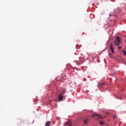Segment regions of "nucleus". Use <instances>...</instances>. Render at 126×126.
<instances>
[{"mask_svg": "<svg viewBox=\"0 0 126 126\" xmlns=\"http://www.w3.org/2000/svg\"><path fill=\"white\" fill-rule=\"evenodd\" d=\"M92 117H97V120H100V119H101L103 120L104 118L102 117L101 115L97 114V113H94L92 115Z\"/></svg>", "mask_w": 126, "mask_h": 126, "instance_id": "nucleus-2", "label": "nucleus"}, {"mask_svg": "<svg viewBox=\"0 0 126 126\" xmlns=\"http://www.w3.org/2000/svg\"><path fill=\"white\" fill-rule=\"evenodd\" d=\"M118 49H122V46H119V47H118Z\"/></svg>", "mask_w": 126, "mask_h": 126, "instance_id": "nucleus-14", "label": "nucleus"}, {"mask_svg": "<svg viewBox=\"0 0 126 126\" xmlns=\"http://www.w3.org/2000/svg\"><path fill=\"white\" fill-rule=\"evenodd\" d=\"M103 85H105V83H103L98 84V87H100V86H103Z\"/></svg>", "mask_w": 126, "mask_h": 126, "instance_id": "nucleus-9", "label": "nucleus"}, {"mask_svg": "<svg viewBox=\"0 0 126 126\" xmlns=\"http://www.w3.org/2000/svg\"><path fill=\"white\" fill-rule=\"evenodd\" d=\"M122 52L123 53L124 56H126V51H122Z\"/></svg>", "mask_w": 126, "mask_h": 126, "instance_id": "nucleus-10", "label": "nucleus"}, {"mask_svg": "<svg viewBox=\"0 0 126 126\" xmlns=\"http://www.w3.org/2000/svg\"><path fill=\"white\" fill-rule=\"evenodd\" d=\"M66 90L65 89H63V91H62V92L60 94L61 95H63L64 94H65V92H66Z\"/></svg>", "mask_w": 126, "mask_h": 126, "instance_id": "nucleus-6", "label": "nucleus"}, {"mask_svg": "<svg viewBox=\"0 0 126 126\" xmlns=\"http://www.w3.org/2000/svg\"><path fill=\"white\" fill-rule=\"evenodd\" d=\"M109 16H112V15L111 14H109Z\"/></svg>", "mask_w": 126, "mask_h": 126, "instance_id": "nucleus-15", "label": "nucleus"}, {"mask_svg": "<svg viewBox=\"0 0 126 126\" xmlns=\"http://www.w3.org/2000/svg\"><path fill=\"white\" fill-rule=\"evenodd\" d=\"M51 126V122L50 121H48L46 122V123L45 124V126Z\"/></svg>", "mask_w": 126, "mask_h": 126, "instance_id": "nucleus-7", "label": "nucleus"}, {"mask_svg": "<svg viewBox=\"0 0 126 126\" xmlns=\"http://www.w3.org/2000/svg\"><path fill=\"white\" fill-rule=\"evenodd\" d=\"M69 126H71V124H70Z\"/></svg>", "mask_w": 126, "mask_h": 126, "instance_id": "nucleus-16", "label": "nucleus"}, {"mask_svg": "<svg viewBox=\"0 0 126 126\" xmlns=\"http://www.w3.org/2000/svg\"><path fill=\"white\" fill-rule=\"evenodd\" d=\"M63 95L62 94H59V101H62V100H63Z\"/></svg>", "mask_w": 126, "mask_h": 126, "instance_id": "nucleus-5", "label": "nucleus"}, {"mask_svg": "<svg viewBox=\"0 0 126 126\" xmlns=\"http://www.w3.org/2000/svg\"><path fill=\"white\" fill-rule=\"evenodd\" d=\"M113 119H117V115H114L113 116Z\"/></svg>", "mask_w": 126, "mask_h": 126, "instance_id": "nucleus-12", "label": "nucleus"}, {"mask_svg": "<svg viewBox=\"0 0 126 126\" xmlns=\"http://www.w3.org/2000/svg\"><path fill=\"white\" fill-rule=\"evenodd\" d=\"M69 122H70V120H68V121L65 123V125H68L69 124Z\"/></svg>", "mask_w": 126, "mask_h": 126, "instance_id": "nucleus-11", "label": "nucleus"}, {"mask_svg": "<svg viewBox=\"0 0 126 126\" xmlns=\"http://www.w3.org/2000/svg\"><path fill=\"white\" fill-rule=\"evenodd\" d=\"M116 41H114L115 46H120V43H121V40H120V37H116Z\"/></svg>", "mask_w": 126, "mask_h": 126, "instance_id": "nucleus-1", "label": "nucleus"}, {"mask_svg": "<svg viewBox=\"0 0 126 126\" xmlns=\"http://www.w3.org/2000/svg\"><path fill=\"white\" fill-rule=\"evenodd\" d=\"M108 56L109 58H111V59H113V58H114V57L113 56V54H112L111 52H109Z\"/></svg>", "mask_w": 126, "mask_h": 126, "instance_id": "nucleus-8", "label": "nucleus"}, {"mask_svg": "<svg viewBox=\"0 0 126 126\" xmlns=\"http://www.w3.org/2000/svg\"><path fill=\"white\" fill-rule=\"evenodd\" d=\"M109 48L112 54H115V50H114V46L112 43H111L109 45Z\"/></svg>", "mask_w": 126, "mask_h": 126, "instance_id": "nucleus-3", "label": "nucleus"}, {"mask_svg": "<svg viewBox=\"0 0 126 126\" xmlns=\"http://www.w3.org/2000/svg\"><path fill=\"white\" fill-rule=\"evenodd\" d=\"M89 121H90L89 119L85 118L83 122L84 125H88V124H89Z\"/></svg>", "mask_w": 126, "mask_h": 126, "instance_id": "nucleus-4", "label": "nucleus"}, {"mask_svg": "<svg viewBox=\"0 0 126 126\" xmlns=\"http://www.w3.org/2000/svg\"><path fill=\"white\" fill-rule=\"evenodd\" d=\"M99 124H100V125H104V122H100L99 123Z\"/></svg>", "mask_w": 126, "mask_h": 126, "instance_id": "nucleus-13", "label": "nucleus"}]
</instances>
